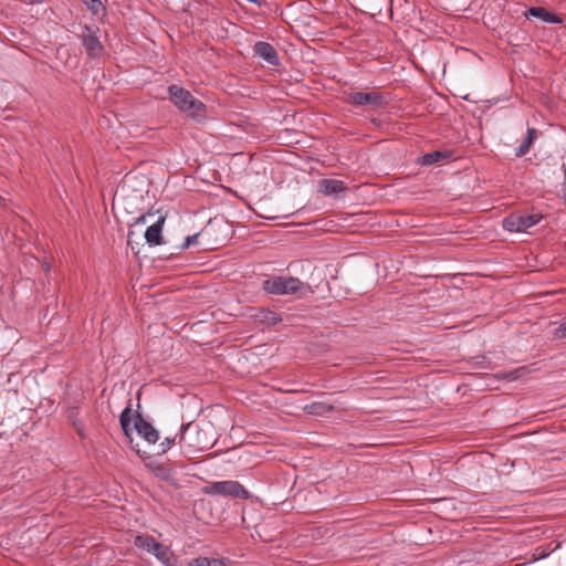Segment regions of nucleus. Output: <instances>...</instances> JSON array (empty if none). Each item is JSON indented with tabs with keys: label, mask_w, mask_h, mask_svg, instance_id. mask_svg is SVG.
<instances>
[{
	"label": "nucleus",
	"mask_w": 566,
	"mask_h": 566,
	"mask_svg": "<svg viewBox=\"0 0 566 566\" xmlns=\"http://www.w3.org/2000/svg\"><path fill=\"white\" fill-rule=\"evenodd\" d=\"M554 337L557 339L566 338V318L554 329Z\"/></svg>",
	"instance_id": "nucleus-22"
},
{
	"label": "nucleus",
	"mask_w": 566,
	"mask_h": 566,
	"mask_svg": "<svg viewBox=\"0 0 566 566\" xmlns=\"http://www.w3.org/2000/svg\"><path fill=\"white\" fill-rule=\"evenodd\" d=\"M203 233V231H200L198 233H195L192 235H188L185 238V241L180 245V249L185 250L188 249L190 245H193L198 242V238Z\"/></svg>",
	"instance_id": "nucleus-20"
},
{
	"label": "nucleus",
	"mask_w": 566,
	"mask_h": 566,
	"mask_svg": "<svg viewBox=\"0 0 566 566\" xmlns=\"http://www.w3.org/2000/svg\"><path fill=\"white\" fill-rule=\"evenodd\" d=\"M174 443H178V438H177V433L175 434L174 438H165L161 443H160V453H166Z\"/></svg>",
	"instance_id": "nucleus-21"
},
{
	"label": "nucleus",
	"mask_w": 566,
	"mask_h": 566,
	"mask_svg": "<svg viewBox=\"0 0 566 566\" xmlns=\"http://www.w3.org/2000/svg\"><path fill=\"white\" fill-rule=\"evenodd\" d=\"M542 214H520L511 213L503 219V228L509 232H524L534 227L542 220Z\"/></svg>",
	"instance_id": "nucleus-6"
},
{
	"label": "nucleus",
	"mask_w": 566,
	"mask_h": 566,
	"mask_svg": "<svg viewBox=\"0 0 566 566\" xmlns=\"http://www.w3.org/2000/svg\"><path fill=\"white\" fill-rule=\"evenodd\" d=\"M158 544L159 543L154 537L148 535H138L135 537V545L139 548L147 551L148 553H153V551H155L156 547H158Z\"/></svg>",
	"instance_id": "nucleus-15"
},
{
	"label": "nucleus",
	"mask_w": 566,
	"mask_h": 566,
	"mask_svg": "<svg viewBox=\"0 0 566 566\" xmlns=\"http://www.w3.org/2000/svg\"><path fill=\"white\" fill-rule=\"evenodd\" d=\"M263 290L274 295H300L311 293V286L293 276H272L262 283Z\"/></svg>",
	"instance_id": "nucleus-2"
},
{
	"label": "nucleus",
	"mask_w": 566,
	"mask_h": 566,
	"mask_svg": "<svg viewBox=\"0 0 566 566\" xmlns=\"http://www.w3.org/2000/svg\"><path fill=\"white\" fill-rule=\"evenodd\" d=\"M190 566H229L221 558H209V557H197L191 563Z\"/></svg>",
	"instance_id": "nucleus-16"
},
{
	"label": "nucleus",
	"mask_w": 566,
	"mask_h": 566,
	"mask_svg": "<svg viewBox=\"0 0 566 566\" xmlns=\"http://www.w3.org/2000/svg\"><path fill=\"white\" fill-rule=\"evenodd\" d=\"M263 319L264 321H268L272 324H276L280 318L277 317V315L274 313V312H271V311H268L264 316H263Z\"/></svg>",
	"instance_id": "nucleus-23"
},
{
	"label": "nucleus",
	"mask_w": 566,
	"mask_h": 566,
	"mask_svg": "<svg viewBox=\"0 0 566 566\" xmlns=\"http://www.w3.org/2000/svg\"><path fill=\"white\" fill-rule=\"evenodd\" d=\"M526 18H537L539 20H542L543 22L545 23H562V18L558 17L557 14L555 13H552L549 11H547L545 8L543 7H531L526 13H525Z\"/></svg>",
	"instance_id": "nucleus-12"
},
{
	"label": "nucleus",
	"mask_w": 566,
	"mask_h": 566,
	"mask_svg": "<svg viewBox=\"0 0 566 566\" xmlns=\"http://www.w3.org/2000/svg\"><path fill=\"white\" fill-rule=\"evenodd\" d=\"M253 55L261 59L271 66H277L280 63L279 54L275 48L269 42H256L253 45Z\"/></svg>",
	"instance_id": "nucleus-8"
},
{
	"label": "nucleus",
	"mask_w": 566,
	"mask_h": 566,
	"mask_svg": "<svg viewBox=\"0 0 566 566\" xmlns=\"http://www.w3.org/2000/svg\"><path fill=\"white\" fill-rule=\"evenodd\" d=\"M165 223V217L160 216L158 219L149 226L145 231V240L149 245L161 244V231Z\"/></svg>",
	"instance_id": "nucleus-11"
},
{
	"label": "nucleus",
	"mask_w": 566,
	"mask_h": 566,
	"mask_svg": "<svg viewBox=\"0 0 566 566\" xmlns=\"http://www.w3.org/2000/svg\"><path fill=\"white\" fill-rule=\"evenodd\" d=\"M563 197H564V200H565V202H566V190L564 191Z\"/></svg>",
	"instance_id": "nucleus-26"
},
{
	"label": "nucleus",
	"mask_w": 566,
	"mask_h": 566,
	"mask_svg": "<svg viewBox=\"0 0 566 566\" xmlns=\"http://www.w3.org/2000/svg\"><path fill=\"white\" fill-rule=\"evenodd\" d=\"M98 28L83 25L80 34L81 43L91 59L102 55L104 46L98 39Z\"/></svg>",
	"instance_id": "nucleus-7"
},
{
	"label": "nucleus",
	"mask_w": 566,
	"mask_h": 566,
	"mask_svg": "<svg viewBox=\"0 0 566 566\" xmlns=\"http://www.w3.org/2000/svg\"><path fill=\"white\" fill-rule=\"evenodd\" d=\"M348 102L356 106H365V105H373V106H379L382 102V98L379 94L370 92H352L348 95Z\"/></svg>",
	"instance_id": "nucleus-9"
},
{
	"label": "nucleus",
	"mask_w": 566,
	"mask_h": 566,
	"mask_svg": "<svg viewBox=\"0 0 566 566\" xmlns=\"http://www.w3.org/2000/svg\"><path fill=\"white\" fill-rule=\"evenodd\" d=\"M537 138V130L535 128H528L523 143L516 149V156L522 157L530 151L531 146Z\"/></svg>",
	"instance_id": "nucleus-13"
},
{
	"label": "nucleus",
	"mask_w": 566,
	"mask_h": 566,
	"mask_svg": "<svg viewBox=\"0 0 566 566\" xmlns=\"http://www.w3.org/2000/svg\"><path fill=\"white\" fill-rule=\"evenodd\" d=\"M200 433L201 430L199 429V426L192 422L182 423L180 426L177 438L178 444L185 453L202 451L210 447V442L202 440Z\"/></svg>",
	"instance_id": "nucleus-4"
},
{
	"label": "nucleus",
	"mask_w": 566,
	"mask_h": 566,
	"mask_svg": "<svg viewBox=\"0 0 566 566\" xmlns=\"http://www.w3.org/2000/svg\"><path fill=\"white\" fill-rule=\"evenodd\" d=\"M447 158H448V154L447 153H442V151L436 150V151H431V153L424 154L422 156V161L421 163L423 165L431 166V165L438 164L441 160L447 159Z\"/></svg>",
	"instance_id": "nucleus-17"
},
{
	"label": "nucleus",
	"mask_w": 566,
	"mask_h": 566,
	"mask_svg": "<svg viewBox=\"0 0 566 566\" xmlns=\"http://www.w3.org/2000/svg\"><path fill=\"white\" fill-rule=\"evenodd\" d=\"M168 93L172 104L188 117L200 122L207 117L206 105L196 98L189 91L178 85H170Z\"/></svg>",
	"instance_id": "nucleus-1"
},
{
	"label": "nucleus",
	"mask_w": 566,
	"mask_h": 566,
	"mask_svg": "<svg viewBox=\"0 0 566 566\" xmlns=\"http://www.w3.org/2000/svg\"><path fill=\"white\" fill-rule=\"evenodd\" d=\"M86 8L94 14L101 15L105 13V7L101 0H82Z\"/></svg>",
	"instance_id": "nucleus-19"
},
{
	"label": "nucleus",
	"mask_w": 566,
	"mask_h": 566,
	"mask_svg": "<svg viewBox=\"0 0 566 566\" xmlns=\"http://www.w3.org/2000/svg\"><path fill=\"white\" fill-rule=\"evenodd\" d=\"M119 421L126 436H129L132 430L135 429L138 436L143 437L150 444H154L159 440V432L151 423L143 419L140 415H137L134 423H132V410L129 407H126L122 411Z\"/></svg>",
	"instance_id": "nucleus-3"
},
{
	"label": "nucleus",
	"mask_w": 566,
	"mask_h": 566,
	"mask_svg": "<svg viewBox=\"0 0 566 566\" xmlns=\"http://www.w3.org/2000/svg\"><path fill=\"white\" fill-rule=\"evenodd\" d=\"M247 1H248V2H250V3H255V4H259V3H260V1H259V0H247Z\"/></svg>",
	"instance_id": "nucleus-25"
},
{
	"label": "nucleus",
	"mask_w": 566,
	"mask_h": 566,
	"mask_svg": "<svg viewBox=\"0 0 566 566\" xmlns=\"http://www.w3.org/2000/svg\"><path fill=\"white\" fill-rule=\"evenodd\" d=\"M148 217H151V214H150V213L143 214V216H140V217L137 219V222L146 223V222H147V218H148Z\"/></svg>",
	"instance_id": "nucleus-24"
},
{
	"label": "nucleus",
	"mask_w": 566,
	"mask_h": 566,
	"mask_svg": "<svg viewBox=\"0 0 566 566\" xmlns=\"http://www.w3.org/2000/svg\"><path fill=\"white\" fill-rule=\"evenodd\" d=\"M206 494H216L223 496H233L238 499H249L250 493L239 481L226 480L212 482L205 488Z\"/></svg>",
	"instance_id": "nucleus-5"
},
{
	"label": "nucleus",
	"mask_w": 566,
	"mask_h": 566,
	"mask_svg": "<svg viewBox=\"0 0 566 566\" xmlns=\"http://www.w3.org/2000/svg\"><path fill=\"white\" fill-rule=\"evenodd\" d=\"M308 415L323 416L333 410V406L323 401H315L304 407Z\"/></svg>",
	"instance_id": "nucleus-14"
},
{
	"label": "nucleus",
	"mask_w": 566,
	"mask_h": 566,
	"mask_svg": "<svg viewBox=\"0 0 566 566\" xmlns=\"http://www.w3.org/2000/svg\"><path fill=\"white\" fill-rule=\"evenodd\" d=\"M347 190L343 180L322 179L318 181V191L325 196L339 197Z\"/></svg>",
	"instance_id": "nucleus-10"
},
{
	"label": "nucleus",
	"mask_w": 566,
	"mask_h": 566,
	"mask_svg": "<svg viewBox=\"0 0 566 566\" xmlns=\"http://www.w3.org/2000/svg\"><path fill=\"white\" fill-rule=\"evenodd\" d=\"M153 554L165 565H170L172 554L165 545L159 543Z\"/></svg>",
	"instance_id": "nucleus-18"
}]
</instances>
